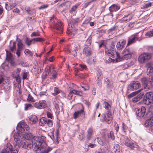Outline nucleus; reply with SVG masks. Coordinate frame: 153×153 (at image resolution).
Here are the masks:
<instances>
[{
  "label": "nucleus",
  "mask_w": 153,
  "mask_h": 153,
  "mask_svg": "<svg viewBox=\"0 0 153 153\" xmlns=\"http://www.w3.org/2000/svg\"><path fill=\"white\" fill-rule=\"evenodd\" d=\"M14 141L13 145L15 147L17 148H19L21 147L25 149H30L33 147V150L35 151V145L34 142L36 143L37 144L38 140L37 141L35 140L36 138H39L38 137H34L33 138L32 141L30 140H20L21 137V134L19 133H16L13 136Z\"/></svg>",
  "instance_id": "obj_1"
},
{
  "label": "nucleus",
  "mask_w": 153,
  "mask_h": 153,
  "mask_svg": "<svg viewBox=\"0 0 153 153\" xmlns=\"http://www.w3.org/2000/svg\"><path fill=\"white\" fill-rule=\"evenodd\" d=\"M38 142L37 144L34 143L35 151L36 153H48L52 149V148L48 146L45 142L46 140L45 137L39 136V138H36L35 140ZM35 143V142H34Z\"/></svg>",
  "instance_id": "obj_2"
},
{
  "label": "nucleus",
  "mask_w": 153,
  "mask_h": 153,
  "mask_svg": "<svg viewBox=\"0 0 153 153\" xmlns=\"http://www.w3.org/2000/svg\"><path fill=\"white\" fill-rule=\"evenodd\" d=\"M147 74H151L149 76V79L143 77L142 79V83L146 89H149L150 88H153V66L152 65L149 63L147 65Z\"/></svg>",
  "instance_id": "obj_3"
},
{
  "label": "nucleus",
  "mask_w": 153,
  "mask_h": 153,
  "mask_svg": "<svg viewBox=\"0 0 153 153\" xmlns=\"http://www.w3.org/2000/svg\"><path fill=\"white\" fill-rule=\"evenodd\" d=\"M105 53L106 54L112 58H114L116 55L117 59L120 58V54L116 52L114 48H105Z\"/></svg>",
  "instance_id": "obj_4"
},
{
  "label": "nucleus",
  "mask_w": 153,
  "mask_h": 153,
  "mask_svg": "<svg viewBox=\"0 0 153 153\" xmlns=\"http://www.w3.org/2000/svg\"><path fill=\"white\" fill-rule=\"evenodd\" d=\"M102 119H101L103 122H105L108 124L110 123L112 120V116L111 111H108L106 114L102 115Z\"/></svg>",
  "instance_id": "obj_5"
},
{
  "label": "nucleus",
  "mask_w": 153,
  "mask_h": 153,
  "mask_svg": "<svg viewBox=\"0 0 153 153\" xmlns=\"http://www.w3.org/2000/svg\"><path fill=\"white\" fill-rule=\"evenodd\" d=\"M15 148L13 150L11 145L10 143H8L4 148L1 152L0 153H17L19 148Z\"/></svg>",
  "instance_id": "obj_6"
},
{
  "label": "nucleus",
  "mask_w": 153,
  "mask_h": 153,
  "mask_svg": "<svg viewBox=\"0 0 153 153\" xmlns=\"http://www.w3.org/2000/svg\"><path fill=\"white\" fill-rule=\"evenodd\" d=\"M17 129L21 132H23L25 130L26 131H28L29 129V126L25 123L22 122L19 123L16 127Z\"/></svg>",
  "instance_id": "obj_7"
},
{
  "label": "nucleus",
  "mask_w": 153,
  "mask_h": 153,
  "mask_svg": "<svg viewBox=\"0 0 153 153\" xmlns=\"http://www.w3.org/2000/svg\"><path fill=\"white\" fill-rule=\"evenodd\" d=\"M151 57V55L149 53H144L139 56V61L141 63H143L148 61Z\"/></svg>",
  "instance_id": "obj_8"
},
{
  "label": "nucleus",
  "mask_w": 153,
  "mask_h": 153,
  "mask_svg": "<svg viewBox=\"0 0 153 153\" xmlns=\"http://www.w3.org/2000/svg\"><path fill=\"white\" fill-rule=\"evenodd\" d=\"M140 83L137 81H133L132 83L128 86V89L133 91L134 90H137L140 87Z\"/></svg>",
  "instance_id": "obj_9"
},
{
  "label": "nucleus",
  "mask_w": 153,
  "mask_h": 153,
  "mask_svg": "<svg viewBox=\"0 0 153 153\" xmlns=\"http://www.w3.org/2000/svg\"><path fill=\"white\" fill-rule=\"evenodd\" d=\"M35 107L38 109H42L46 107V102L44 100H41L39 102H36L34 104Z\"/></svg>",
  "instance_id": "obj_10"
},
{
  "label": "nucleus",
  "mask_w": 153,
  "mask_h": 153,
  "mask_svg": "<svg viewBox=\"0 0 153 153\" xmlns=\"http://www.w3.org/2000/svg\"><path fill=\"white\" fill-rule=\"evenodd\" d=\"M54 92H52V94L54 97L52 98V102L53 104L55 106V107L56 109L57 107V96H56L57 94V88L56 87H55L54 89Z\"/></svg>",
  "instance_id": "obj_11"
},
{
  "label": "nucleus",
  "mask_w": 153,
  "mask_h": 153,
  "mask_svg": "<svg viewBox=\"0 0 153 153\" xmlns=\"http://www.w3.org/2000/svg\"><path fill=\"white\" fill-rule=\"evenodd\" d=\"M146 110V108L143 106L141 107L140 108L137 109L136 111L137 116L138 117H143L144 115Z\"/></svg>",
  "instance_id": "obj_12"
},
{
  "label": "nucleus",
  "mask_w": 153,
  "mask_h": 153,
  "mask_svg": "<svg viewBox=\"0 0 153 153\" xmlns=\"http://www.w3.org/2000/svg\"><path fill=\"white\" fill-rule=\"evenodd\" d=\"M83 54L87 56H89L91 55L92 51L89 47L88 45H85L83 51Z\"/></svg>",
  "instance_id": "obj_13"
},
{
  "label": "nucleus",
  "mask_w": 153,
  "mask_h": 153,
  "mask_svg": "<svg viewBox=\"0 0 153 153\" xmlns=\"http://www.w3.org/2000/svg\"><path fill=\"white\" fill-rule=\"evenodd\" d=\"M125 145L131 149H134L135 148H136L137 150H139L140 149V147L138 146L132 142H126Z\"/></svg>",
  "instance_id": "obj_14"
},
{
  "label": "nucleus",
  "mask_w": 153,
  "mask_h": 153,
  "mask_svg": "<svg viewBox=\"0 0 153 153\" xmlns=\"http://www.w3.org/2000/svg\"><path fill=\"white\" fill-rule=\"evenodd\" d=\"M126 41L125 40L123 39L120 40L117 43V48L118 50H120L123 48L126 44Z\"/></svg>",
  "instance_id": "obj_15"
},
{
  "label": "nucleus",
  "mask_w": 153,
  "mask_h": 153,
  "mask_svg": "<svg viewBox=\"0 0 153 153\" xmlns=\"http://www.w3.org/2000/svg\"><path fill=\"white\" fill-rule=\"evenodd\" d=\"M17 48L16 52V55L18 57H19L20 55L21 51L23 48V44L20 41L17 44Z\"/></svg>",
  "instance_id": "obj_16"
},
{
  "label": "nucleus",
  "mask_w": 153,
  "mask_h": 153,
  "mask_svg": "<svg viewBox=\"0 0 153 153\" xmlns=\"http://www.w3.org/2000/svg\"><path fill=\"white\" fill-rule=\"evenodd\" d=\"M137 40V38L136 35H133L132 36L128 38V42L127 46H128L131 44L135 42Z\"/></svg>",
  "instance_id": "obj_17"
},
{
  "label": "nucleus",
  "mask_w": 153,
  "mask_h": 153,
  "mask_svg": "<svg viewBox=\"0 0 153 153\" xmlns=\"http://www.w3.org/2000/svg\"><path fill=\"white\" fill-rule=\"evenodd\" d=\"M144 94V93L141 92L137 95L136 97L133 98L132 100L133 102L135 103L140 100L143 97Z\"/></svg>",
  "instance_id": "obj_18"
},
{
  "label": "nucleus",
  "mask_w": 153,
  "mask_h": 153,
  "mask_svg": "<svg viewBox=\"0 0 153 153\" xmlns=\"http://www.w3.org/2000/svg\"><path fill=\"white\" fill-rule=\"evenodd\" d=\"M120 6L116 4H113L109 7V9L110 11L113 12L116 11L120 9Z\"/></svg>",
  "instance_id": "obj_19"
},
{
  "label": "nucleus",
  "mask_w": 153,
  "mask_h": 153,
  "mask_svg": "<svg viewBox=\"0 0 153 153\" xmlns=\"http://www.w3.org/2000/svg\"><path fill=\"white\" fill-rule=\"evenodd\" d=\"M84 111L82 110L77 111L74 113L73 115L74 118L76 119L77 118L78 116L79 115L82 116H84Z\"/></svg>",
  "instance_id": "obj_20"
},
{
  "label": "nucleus",
  "mask_w": 153,
  "mask_h": 153,
  "mask_svg": "<svg viewBox=\"0 0 153 153\" xmlns=\"http://www.w3.org/2000/svg\"><path fill=\"white\" fill-rule=\"evenodd\" d=\"M6 60L10 62L12 64L13 62V56L10 52H9L7 51H6Z\"/></svg>",
  "instance_id": "obj_21"
},
{
  "label": "nucleus",
  "mask_w": 153,
  "mask_h": 153,
  "mask_svg": "<svg viewBox=\"0 0 153 153\" xmlns=\"http://www.w3.org/2000/svg\"><path fill=\"white\" fill-rule=\"evenodd\" d=\"M96 77L97 83L100 84L101 83V80L102 79V74L101 71H98Z\"/></svg>",
  "instance_id": "obj_22"
},
{
  "label": "nucleus",
  "mask_w": 153,
  "mask_h": 153,
  "mask_svg": "<svg viewBox=\"0 0 153 153\" xmlns=\"http://www.w3.org/2000/svg\"><path fill=\"white\" fill-rule=\"evenodd\" d=\"M79 21V19H72L71 20V21H70V22L69 23H68V25L69 27H71L73 28L74 26V24H75L76 23H77Z\"/></svg>",
  "instance_id": "obj_23"
},
{
  "label": "nucleus",
  "mask_w": 153,
  "mask_h": 153,
  "mask_svg": "<svg viewBox=\"0 0 153 153\" xmlns=\"http://www.w3.org/2000/svg\"><path fill=\"white\" fill-rule=\"evenodd\" d=\"M35 136H33V135L30 133H28L25 134L24 135V137L25 139L27 140H31L32 141L33 140V138Z\"/></svg>",
  "instance_id": "obj_24"
},
{
  "label": "nucleus",
  "mask_w": 153,
  "mask_h": 153,
  "mask_svg": "<svg viewBox=\"0 0 153 153\" xmlns=\"http://www.w3.org/2000/svg\"><path fill=\"white\" fill-rule=\"evenodd\" d=\"M146 126H153V117L149 118L146 121L145 123Z\"/></svg>",
  "instance_id": "obj_25"
},
{
  "label": "nucleus",
  "mask_w": 153,
  "mask_h": 153,
  "mask_svg": "<svg viewBox=\"0 0 153 153\" xmlns=\"http://www.w3.org/2000/svg\"><path fill=\"white\" fill-rule=\"evenodd\" d=\"M30 123L32 124H35L37 121V117L35 115H31L30 118Z\"/></svg>",
  "instance_id": "obj_26"
},
{
  "label": "nucleus",
  "mask_w": 153,
  "mask_h": 153,
  "mask_svg": "<svg viewBox=\"0 0 153 153\" xmlns=\"http://www.w3.org/2000/svg\"><path fill=\"white\" fill-rule=\"evenodd\" d=\"M146 116V117L149 119L153 117V112L152 111V108H150L147 111Z\"/></svg>",
  "instance_id": "obj_27"
},
{
  "label": "nucleus",
  "mask_w": 153,
  "mask_h": 153,
  "mask_svg": "<svg viewBox=\"0 0 153 153\" xmlns=\"http://www.w3.org/2000/svg\"><path fill=\"white\" fill-rule=\"evenodd\" d=\"M8 83L6 82V83H4L2 84V89H3L5 91H10L11 86H8Z\"/></svg>",
  "instance_id": "obj_28"
},
{
  "label": "nucleus",
  "mask_w": 153,
  "mask_h": 153,
  "mask_svg": "<svg viewBox=\"0 0 153 153\" xmlns=\"http://www.w3.org/2000/svg\"><path fill=\"white\" fill-rule=\"evenodd\" d=\"M72 93H73L74 94H75L76 95L81 96V94L82 93L80 91H77V90H73L71 91L69 94L68 96L69 97H72Z\"/></svg>",
  "instance_id": "obj_29"
},
{
  "label": "nucleus",
  "mask_w": 153,
  "mask_h": 153,
  "mask_svg": "<svg viewBox=\"0 0 153 153\" xmlns=\"http://www.w3.org/2000/svg\"><path fill=\"white\" fill-rule=\"evenodd\" d=\"M144 96L145 97L150 99L151 101H153V93L152 92H147Z\"/></svg>",
  "instance_id": "obj_30"
},
{
  "label": "nucleus",
  "mask_w": 153,
  "mask_h": 153,
  "mask_svg": "<svg viewBox=\"0 0 153 153\" xmlns=\"http://www.w3.org/2000/svg\"><path fill=\"white\" fill-rule=\"evenodd\" d=\"M10 48L11 51L13 52L16 48V43L11 41L10 43Z\"/></svg>",
  "instance_id": "obj_31"
},
{
  "label": "nucleus",
  "mask_w": 153,
  "mask_h": 153,
  "mask_svg": "<svg viewBox=\"0 0 153 153\" xmlns=\"http://www.w3.org/2000/svg\"><path fill=\"white\" fill-rule=\"evenodd\" d=\"M131 56V54H124L123 56L121 58L120 56V58H118V59H119V60L120 61L122 60H127L128 59H130Z\"/></svg>",
  "instance_id": "obj_32"
},
{
  "label": "nucleus",
  "mask_w": 153,
  "mask_h": 153,
  "mask_svg": "<svg viewBox=\"0 0 153 153\" xmlns=\"http://www.w3.org/2000/svg\"><path fill=\"white\" fill-rule=\"evenodd\" d=\"M132 51L131 48H126L122 52V53L123 54H131Z\"/></svg>",
  "instance_id": "obj_33"
},
{
  "label": "nucleus",
  "mask_w": 153,
  "mask_h": 153,
  "mask_svg": "<svg viewBox=\"0 0 153 153\" xmlns=\"http://www.w3.org/2000/svg\"><path fill=\"white\" fill-rule=\"evenodd\" d=\"M58 30H59L60 32L59 33L61 34L63 31L62 23L60 21H58Z\"/></svg>",
  "instance_id": "obj_34"
},
{
  "label": "nucleus",
  "mask_w": 153,
  "mask_h": 153,
  "mask_svg": "<svg viewBox=\"0 0 153 153\" xmlns=\"http://www.w3.org/2000/svg\"><path fill=\"white\" fill-rule=\"evenodd\" d=\"M47 119L45 117H42L40 119L39 124L42 126H44L47 123Z\"/></svg>",
  "instance_id": "obj_35"
},
{
  "label": "nucleus",
  "mask_w": 153,
  "mask_h": 153,
  "mask_svg": "<svg viewBox=\"0 0 153 153\" xmlns=\"http://www.w3.org/2000/svg\"><path fill=\"white\" fill-rule=\"evenodd\" d=\"M142 90V89H140L138 91L134 92L131 93V94L128 95V98H131V97L135 95L136 94L139 93Z\"/></svg>",
  "instance_id": "obj_36"
},
{
  "label": "nucleus",
  "mask_w": 153,
  "mask_h": 153,
  "mask_svg": "<svg viewBox=\"0 0 153 153\" xmlns=\"http://www.w3.org/2000/svg\"><path fill=\"white\" fill-rule=\"evenodd\" d=\"M51 69H54V67L53 66H51V67L49 66L47 67L45 70V75H48L51 72Z\"/></svg>",
  "instance_id": "obj_37"
},
{
  "label": "nucleus",
  "mask_w": 153,
  "mask_h": 153,
  "mask_svg": "<svg viewBox=\"0 0 153 153\" xmlns=\"http://www.w3.org/2000/svg\"><path fill=\"white\" fill-rule=\"evenodd\" d=\"M78 48L77 46L75 44H72L70 46L69 48L70 51H77Z\"/></svg>",
  "instance_id": "obj_38"
},
{
  "label": "nucleus",
  "mask_w": 153,
  "mask_h": 153,
  "mask_svg": "<svg viewBox=\"0 0 153 153\" xmlns=\"http://www.w3.org/2000/svg\"><path fill=\"white\" fill-rule=\"evenodd\" d=\"M114 150L115 153H119L120 152L119 145L118 144L115 145Z\"/></svg>",
  "instance_id": "obj_39"
},
{
  "label": "nucleus",
  "mask_w": 153,
  "mask_h": 153,
  "mask_svg": "<svg viewBox=\"0 0 153 153\" xmlns=\"http://www.w3.org/2000/svg\"><path fill=\"white\" fill-rule=\"evenodd\" d=\"M25 110H30L33 107L32 105L29 103H26L25 104Z\"/></svg>",
  "instance_id": "obj_40"
},
{
  "label": "nucleus",
  "mask_w": 153,
  "mask_h": 153,
  "mask_svg": "<svg viewBox=\"0 0 153 153\" xmlns=\"http://www.w3.org/2000/svg\"><path fill=\"white\" fill-rule=\"evenodd\" d=\"M153 101H151L150 99H148L147 98L144 97L143 99V102L146 105H149V103L152 102Z\"/></svg>",
  "instance_id": "obj_41"
},
{
  "label": "nucleus",
  "mask_w": 153,
  "mask_h": 153,
  "mask_svg": "<svg viewBox=\"0 0 153 153\" xmlns=\"http://www.w3.org/2000/svg\"><path fill=\"white\" fill-rule=\"evenodd\" d=\"M104 108L108 110V111H111V106L107 102H104Z\"/></svg>",
  "instance_id": "obj_42"
},
{
  "label": "nucleus",
  "mask_w": 153,
  "mask_h": 153,
  "mask_svg": "<svg viewBox=\"0 0 153 153\" xmlns=\"http://www.w3.org/2000/svg\"><path fill=\"white\" fill-rule=\"evenodd\" d=\"M32 42L33 43V39L31 40H30L28 38H26L25 43L28 46H30Z\"/></svg>",
  "instance_id": "obj_43"
},
{
  "label": "nucleus",
  "mask_w": 153,
  "mask_h": 153,
  "mask_svg": "<svg viewBox=\"0 0 153 153\" xmlns=\"http://www.w3.org/2000/svg\"><path fill=\"white\" fill-rule=\"evenodd\" d=\"M108 138H110L112 140H114L115 137L113 131H111L110 133L108 134Z\"/></svg>",
  "instance_id": "obj_44"
},
{
  "label": "nucleus",
  "mask_w": 153,
  "mask_h": 153,
  "mask_svg": "<svg viewBox=\"0 0 153 153\" xmlns=\"http://www.w3.org/2000/svg\"><path fill=\"white\" fill-rule=\"evenodd\" d=\"M145 35L148 37L153 36V30L147 32L146 33Z\"/></svg>",
  "instance_id": "obj_45"
},
{
  "label": "nucleus",
  "mask_w": 153,
  "mask_h": 153,
  "mask_svg": "<svg viewBox=\"0 0 153 153\" xmlns=\"http://www.w3.org/2000/svg\"><path fill=\"white\" fill-rule=\"evenodd\" d=\"M58 96L61 97H65V94L64 92L58 89Z\"/></svg>",
  "instance_id": "obj_46"
},
{
  "label": "nucleus",
  "mask_w": 153,
  "mask_h": 153,
  "mask_svg": "<svg viewBox=\"0 0 153 153\" xmlns=\"http://www.w3.org/2000/svg\"><path fill=\"white\" fill-rule=\"evenodd\" d=\"M24 52L26 55H29V56H31L33 55L32 53L30 50L28 49H25Z\"/></svg>",
  "instance_id": "obj_47"
},
{
  "label": "nucleus",
  "mask_w": 153,
  "mask_h": 153,
  "mask_svg": "<svg viewBox=\"0 0 153 153\" xmlns=\"http://www.w3.org/2000/svg\"><path fill=\"white\" fill-rule=\"evenodd\" d=\"M33 43L38 42H41L42 41H44L45 40L41 38H33Z\"/></svg>",
  "instance_id": "obj_48"
},
{
  "label": "nucleus",
  "mask_w": 153,
  "mask_h": 153,
  "mask_svg": "<svg viewBox=\"0 0 153 153\" xmlns=\"http://www.w3.org/2000/svg\"><path fill=\"white\" fill-rule=\"evenodd\" d=\"M27 100L28 101H31V102H34L35 100L32 97V96L30 94H29L28 95V97L27 98Z\"/></svg>",
  "instance_id": "obj_49"
},
{
  "label": "nucleus",
  "mask_w": 153,
  "mask_h": 153,
  "mask_svg": "<svg viewBox=\"0 0 153 153\" xmlns=\"http://www.w3.org/2000/svg\"><path fill=\"white\" fill-rule=\"evenodd\" d=\"M40 35L39 32H34L30 36L31 37L33 36H38Z\"/></svg>",
  "instance_id": "obj_50"
},
{
  "label": "nucleus",
  "mask_w": 153,
  "mask_h": 153,
  "mask_svg": "<svg viewBox=\"0 0 153 153\" xmlns=\"http://www.w3.org/2000/svg\"><path fill=\"white\" fill-rule=\"evenodd\" d=\"M152 4V2H149L146 3H145L143 6V8H147L151 6Z\"/></svg>",
  "instance_id": "obj_51"
},
{
  "label": "nucleus",
  "mask_w": 153,
  "mask_h": 153,
  "mask_svg": "<svg viewBox=\"0 0 153 153\" xmlns=\"http://www.w3.org/2000/svg\"><path fill=\"white\" fill-rule=\"evenodd\" d=\"M18 64L20 65H22V66L24 67L27 66V63L21 61H19Z\"/></svg>",
  "instance_id": "obj_52"
},
{
  "label": "nucleus",
  "mask_w": 153,
  "mask_h": 153,
  "mask_svg": "<svg viewBox=\"0 0 153 153\" xmlns=\"http://www.w3.org/2000/svg\"><path fill=\"white\" fill-rule=\"evenodd\" d=\"M110 152L109 150L105 148L104 151H102L101 152H97L96 153H109Z\"/></svg>",
  "instance_id": "obj_53"
},
{
  "label": "nucleus",
  "mask_w": 153,
  "mask_h": 153,
  "mask_svg": "<svg viewBox=\"0 0 153 153\" xmlns=\"http://www.w3.org/2000/svg\"><path fill=\"white\" fill-rule=\"evenodd\" d=\"M122 127L123 131L125 132H126L127 129V127L124 123H122Z\"/></svg>",
  "instance_id": "obj_54"
},
{
  "label": "nucleus",
  "mask_w": 153,
  "mask_h": 153,
  "mask_svg": "<svg viewBox=\"0 0 153 153\" xmlns=\"http://www.w3.org/2000/svg\"><path fill=\"white\" fill-rule=\"evenodd\" d=\"M47 125L49 126H51L53 125V123L52 121L50 120H47Z\"/></svg>",
  "instance_id": "obj_55"
},
{
  "label": "nucleus",
  "mask_w": 153,
  "mask_h": 153,
  "mask_svg": "<svg viewBox=\"0 0 153 153\" xmlns=\"http://www.w3.org/2000/svg\"><path fill=\"white\" fill-rule=\"evenodd\" d=\"M48 5L47 4H43L41 6L39 7V9L40 10L43 9L47 8L48 7Z\"/></svg>",
  "instance_id": "obj_56"
},
{
  "label": "nucleus",
  "mask_w": 153,
  "mask_h": 153,
  "mask_svg": "<svg viewBox=\"0 0 153 153\" xmlns=\"http://www.w3.org/2000/svg\"><path fill=\"white\" fill-rule=\"evenodd\" d=\"M27 72H24L22 73V79L24 80L27 78Z\"/></svg>",
  "instance_id": "obj_57"
},
{
  "label": "nucleus",
  "mask_w": 153,
  "mask_h": 153,
  "mask_svg": "<svg viewBox=\"0 0 153 153\" xmlns=\"http://www.w3.org/2000/svg\"><path fill=\"white\" fill-rule=\"evenodd\" d=\"M84 137V135L83 134L80 133L79 135L78 138L80 140H81L83 139Z\"/></svg>",
  "instance_id": "obj_58"
},
{
  "label": "nucleus",
  "mask_w": 153,
  "mask_h": 153,
  "mask_svg": "<svg viewBox=\"0 0 153 153\" xmlns=\"http://www.w3.org/2000/svg\"><path fill=\"white\" fill-rule=\"evenodd\" d=\"M53 73L52 75V78L54 79L56 78V71H54V70H53Z\"/></svg>",
  "instance_id": "obj_59"
},
{
  "label": "nucleus",
  "mask_w": 153,
  "mask_h": 153,
  "mask_svg": "<svg viewBox=\"0 0 153 153\" xmlns=\"http://www.w3.org/2000/svg\"><path fill=\"white\" fill-rule=\"evenodd\" d=\"M76 51H70V53H71V54L73 55L74 56H77V53L76 52Z\"/></svg>",
  "instance_id": "obj_60"
},
{
  "label": "nucleus",
  "mask_w": 153,
  "mask_h": 153,
  "mask_svg": "<svg viewBox=\"0 0 153 153\" xmlns=\"http://www.w3.org/2000/svg\"><path fill=\"white\" fill-rule=\"evenodd\" d=\"M148 50L153 53V46L149 47L148 48Z\"/></svg>",
  "instance_id": "obj_61"
},
{
  "label": "nucleus",
  "mask_w": 153,
  "mask_h": 153,
  "mask_svg": "<svg viewBox=\"0 0 153 153\" xmlns=\"http://www.w3.org/2000/svg\"><path fill=\"white\" fill-rule=\"evenodd\" d=\"M93 131L92 129L91 128H89L87 131L88 134H92Z\"/></svg>",
  "instance_id": "obj_62"
},
{
  "label": "nucleus",
  "mask_w": 153,
  "mask_h": 153,
  "mask_svg": "<svg viewBox=\"0 0 153 153\" xmlns=\"http://www.w3.org/2000/svg\"><path fill=\"white\" fill-rule=\"evenodd\" d=\"M77 7L76 6H73L71 8V10L70 11V12L71 13L73 11H75Z\"/></svg>",
  "instance_id": "obj_63"
},
{
  "label": "nucleus",
  "mask_w": 153,
  "mask_h": 153,
  "mask_svg": "<svg viewBox=\"0 0 153 153\" xmlns=\"http://www.w3.org/2000/svg\"><path fill=\"white\" fill-rule=\"evenodd\" d=\"M83 85L84 86V91H85L86 90H88L89 89V87L87 85H85L84 84H83Z\"/></svg>",
  "instance_id": "obj_64"
}]
</instances>
